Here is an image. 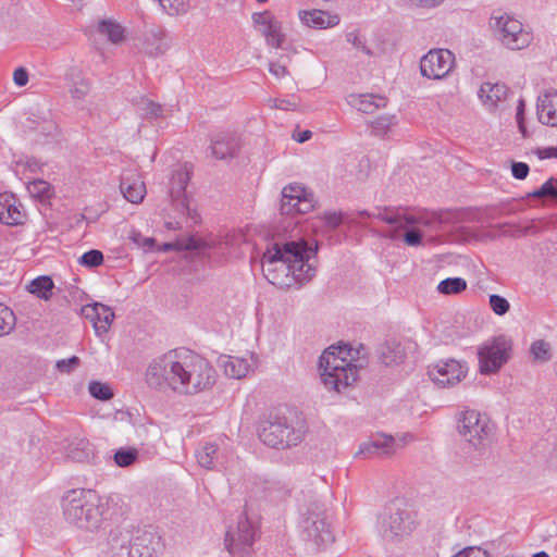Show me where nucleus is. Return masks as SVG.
<instances>
[{"mask_svg": "<svg viewBox=\"0 0 557 557\" xmlns=\"http://www.w3.org/2000/svg\"><path fill=\"white\" fill-rule=\"evenodd\" d=\"M318 244L305 238L273 243L262 257V272L267 281L281 288L298 287L315 275V265L310 262L318 253Z\"/></svg>", "mask_w": 557, "mask_h": 557, "instance_id": "f257e3e1", "label": "nucleus"}, {"mask_svg": "<svg viewBox=\"0 0 557 557\" xmlns=\"http://www.w3.org/2000/svg\"><path fill=\"white\" fill-rule=\"evenodd\" d=\"M65 520L85 531H97L103 520L107 503L92 491L72 490L62 498Z\"/></svg>", "mask_w": 557, "mask_h": 557, "instance_id": "f03ea898", "label": "nucleus"}, {"mask_svg": "<svg viewBox=\"0 0 557 557\" xmlns=\"http://www.w3.org/2000/svg\"><path fill=\"white\" fill-rule=\"evenodd\" d=\"M175 392L194 395L211 388L216 382V371L199 355H186L174 366Z\"/></svg>", "mask_w": 557, "mask_h": 557, "instance_id": "7ed1b4c3", "label": "nucleus"}, {"mask_svg": "<svg viewBox=\"0 0 557 557\" xmlns=\"http://www.w3.org/2000/svg\"><path fill=\"white\" fill-rule=\"evenodd\" d=\"M319 369L323 384L341 392L357 382L362 364H355L346 357L336 355L334 350H324L319 359Z\"/></svg>", "mask_w": 557, "mask_h": 557, "instance_id": "20e7f679", "label": "nucleus"}, {"mask_svg": "<svg viewBox=\"0 0 557 557\" xmlns=\"http://www.w3.org/2000/svg\"><path fill=\"white\" fill-rule=\"evenodd\" d=\"M302 535L318 547L332 544L335 540L325 504L319 499L310 502L300 521Z\"/></svg>", "mask_w": 557, "mask_h": 557, "instance_id": "39448f33", "label": "nucleus"}, {"mask_svg": "<svg viewBox=\"0 0 557 557\" xmlns=\"http://www.w3.org/2000/svg\"><path fill=\"white\" fill-rule=\"evenodd\" d=\"M258 435L261 442L272 448H288L297 445L302 438V432L288 421L286 417L270 414L261 421Z\"/></svg>", "mask_w": 557, "mask_h": 557, "instance_id": "423d86ee", "label": "nucleus"}, {"mask_svg": "<svg viewBox=\"0 0 557 557\" xmlns=\"http://www.w3.org/2000/svg\"><path fill=\"white\" fill-rule=\"evenodd\" d=\"M416 528V513L401 502H394L379 516L377 530L383 539L395 540Z\"/></svg>", "mask_w": 557, "mask_h": 557, "instance_id": "0eeeda50", "label": "nucleus"}, {"mask_svg": "<svg viewBox=\"0 0 557 557\" xmlns=\"http://www.w3.org/2000/svg\"><path fill=\"white\" fill-rule=\"evenodd\" d=\"M256 524L249 520L246 512L239 515L235 527H228L225 534V547L234 557H248L257 539Z\"/></svg>", "mask_w": 557, "mask_h": 557, "instance_id": "6e6552de", "label": "nucleus"}, {"mask_svg": "<svg viewBox=\"0 0 557 557\" xmlns=\"http://www.w3.org/2000/svg\"><path fill=\"white\" fill-rule=\"evenodd\" d=\"M456 422L459 435L478 451L479 456H483L486 450L487 421L481 420V414L476 410L467 409L456 416Z\"/></svg>", "mask_w": 557, "mask_h": 557, "instance_id": "1a4fd4ad", "label": "nucleus"}, {"mask_svg": "<svg viewBox=\"0 0 557 557\" xmlns=\"http://www.w3.org/2000/svg\"><path fill=\"white\" fill-rule=\"evenodd\" d=\"M495 20L494 37L504 48L517 51L531 45L533 36L523 29L520 21L508 14L495 17Z\"/></svg>", "mask_w": 557, "mask_h": 557, "instance_id": "9d476101", "label": "nucleus"}, {"mask_svg": "<svg viewBox=\"0 0 557 557\" xmlns=\"http://www.w3.org/2000/svg\"><path fill=\"white\" fill-rule=\"evenodd\" d=\"M190 177L191 168L185 163L172 173L168 194L174 209L178 213L188 216L194 223H198L200 216L195 209L190 208L189 197L186 191Z\"/></svg>", "mask_w": 557, "mask_h": 557, "instance_id": "9b49d317", "label": "nucleus"}, {"mask_svg": "<svg viewBox=\"0 0 557 557\" xmlns=\"http://www.w3.org/2000/svg\"><path fill=\"white\" fill-rule=\"evenodd\" d=\"M174 366H177V360L171 352L153 360L146 371L147 384L156 389L169 386L175 392Z\"/></svg>", "mask_w": 557, "mask_h": 557, "instance_id": "f8f14e48", "label": "nucleus"}, {"mask_svg": "<svg viewBox=\"0 0 557 557\" xmlns=\"http://www.w3.org/2000/svg\"><path fill=\"white\" fill-rule=\"evenodd\" d=\"M455 57L448 49H432L421 58L420 72L423 77L442 79L451 71Z\"/></svg>", "mask_w": 557, "mask_h": 557, "instance_id": "ddd939ff", "label": "nucleus"}, {"mask_svg": "<svg viewBox=\"0 0 557 557\" xmlns=\"http://www.w3.org/2000/svg\"><path fill=\"white\" fill-rule=\"evenodd\" d=\"M357 216L359 218H377L385 223L394 226L393 230H391L387 234H385V237H388L391 239H396L399 236V230L412 226L418 223H422L424 225H429V221H424L421 218H417L414 215L406 214L399 210H388L384 209L383 211H380L377 214L370 213L367 210H360L356 212Z\"/></svg>", "mask_w": 557, "mask_h": 557, "instance_id": "4468645a", "label": "nucleus"}, {"mask_svg": "<svg viewBox=\"0 0 557 557\" xmlns=\"http://www.w3.org/2000/svg\"><path fill=\"white\" fill-rule=\"evenodd\" d=\"M136 528L123 521L121 524L111 529L108 537V544L112 557H132L133 542Z\"/></svg>", "mask_w": 557, "mask_h": 557, "instance_id": "2eb2a0df", "label": "nucleus"}, {"mask_svg": "<svg viewBox=\"0 0 557 557\" xmlns=\"http://www.w3.org/2000/svg\"><path fill=\"white\" fill-rule=\"evenodd\" d=\"M467 368L455 359L441 360L429 368L433 382L445 387L460 382L466 376Z\"/></svg>", "mask_w": 557, "mask_h": 557, "instance_id": "dca6fc26", "label": "nucleus"}, {"mask_svg": "<svg viewBox=\"0 0 557 557\" xmlns=\"http://www.w3.org/2000/svg\"><path fill=\"white\" fill-rule=\"evenodd\" d=\"M162 547L161 535L154 528H136L132 557H152Z\"/></svg>", "mask_w": 557, "mask_h": 557, "instance_id": "f3484780", "label": "nucleus"}, {"mask_svg": "<svg viewBox=\"0 0 557 557\" xmlns=\"http://www.w3.org/2000/svg\"><path fill=\"white\" fill-rule=\"evenodd\" d=\"M240 148V137L236 133H220L211 139V153L219 160H231L236 158Z\"/></svg>", "mask_w": 557, "mask_h": 557, "instance_id": "a211bd4d", "label": "nucleus"}, {"mask_svg": "<svg viewBox=\"0 0 557 557\" xmlns=\"http://www.w3.org/2000/svg\"><path fill=\"white\" fill-rule=\"evenodd\" d=\"M513 343L507 335L495 336L490 341V374L496 373L512 357Z\"/></svg>", "mask_w": 557, "mask_h": 557, "instance_id": "6ab92c4d", "label": "nucleus"}, {"mask_svg": "<svg viewBox=\"0 0 557 557\" xmlns=\"http://www.w3.org/2000/svg\"><path fill=\"white\" fill-rule=\"evenodd\" d=\"M82 314L90 320L96 334L101 335L109 331L113 320L114 312L111 307L101 302L88 304L82 308Z\"/></svg>", "mask_w": 557, "mask_h": 557, "instance_id": "aec40b11", "label": "nucleus"}, {"mask_svg": "<svg viewBox=\"0 0 557 557\" xmlns=\"http://www.w3.org/2000/svg\"><path fill=\"white\" fill-rule=\"evenodd\" d=\"M395 438L392 435L376 434L369 441L360 444L356 456L369 458L372 456H387L393 453Z\"/></svg>", "mask_w": 557, "mask_h": 557, "instance_id": "412c9836", "label": "nucleus"}, {"mask_svg": "<svg viewBox=\"0 0 557 557\" xmlns=\"http://www.w3.org/2000/svg\"><path fill=\"white\" fill-rule=\"evenodd\" d=\"M536 113L542 124L557 126V90L548 89L537 97Z\"/></svg>", "mask_w": 557, "mask_h": 557, "instance_id": "4be33fe9", "label": "nucleus"}, {"mask_svg": "<svg viewBox=\"0 0 557 557\" xmlns=\"http://www.w3.org/2000/svg\"><path fill=\"white\" fill-rule=\"evenodd\" d=\"M20 203L12 193L0 194V222L7 225L23 223L24 213L20 210Z\"/></svg>", "mask_w": 557, "mask_h": 557, "instance_id": "5701e85b", "label": "nucleus"}, {"mask_svg": "<svg viewBox=\"0 0 557 557\" xmlns=\"http://www.w3.org/2000/svg\"><path fill=\"white\" fill-rule=\"evenodd\" d=\"M169 48L166 32L161 26H152L145 32L143 50L150 57L163 54Z\"/></svg>", "mask_w": 557, "mask_h": 557, "instance_id": "b1692460", "label": "nucleus"}, {"mask_svg": "<svg viewBox=\"0 0 557 557\" xmlns=\"http://www.w3.org/2000/svg\"><path fill=\"white\" fill-rule=\"evenodd\" d=\"M120 189L124 198L132 203H139L146 195V185L137 174H123Z\"/></svg>", "mask_w": 557, "mask_h": 557, "instance_id": "393cba45", "label": "nucleus"}, {"mask_svg": "<svg viewBox=\"0 0 557 557\" xmlns=\"http://www.w3.org/2000/svg\"><path fill=\"white\" fill-rule=\"evenodd\" d=\"M300 21L312 28L325 29L339 24V16L322 10L299 11Z\"/></svg>", "mask_w": 557, "mask_h": 557, "instance_id": "a878e982", "label": "nucleus"}, {"mask_svg": "<svg viewBox=\"0 0 557 557\" xmlns=\"http://www.w3.org/2000/svg\"><path fill=\"white\" fill-rule=\"evenodd\" d=\"M376 354L381 363L386 367L399 364L404 362L406 357L403 346L396 341H386L381 344L376 349Z\"/></svg>", "mask_w": 557, "mask_h": 557, "instance_id": "bb28decb", "label": "nucleus"}, {"mask_svg": "<svg viewBox=\"0 0 557 557\" xmlns=\"http://www.w3.org/2000/svg\"><path fill=\"white\" fill-rule=\"evenodd\" d=\"M218 363L224 369V373L232 379L246 376L250 368L248 360L232 356L220 357Z\"/></svg>", "mask_w": 557, "mask_h": 557, "instance_id": "cd10ccee", "label": "nucleus"}, {"mask_svg": "<svg viewBox=\"0 0 557 557\" xmlns=\"http://www.w3.org/2000/svg\"><path fill=\"white\" fill-rule=\"evenodd\" d=\"M66 81L71 85V94L73 98L82 99L90 90V84L88 79L84 77L83 71L79 67L72 66L65 74Z\"/></svg>", "mask_w": 557, "mask_h": 557, "instance_id": "c85d7f7f", "label": "nucleus"}, {"mask_svg": "<svg viewBox=\"0 0 557 557\" xmlns=\"http://www.w3.org/2000/svg\"><path fill=\"white\" fill-rule=\"evenodd\" d=\"M92 456V445L86 438H75L66 447V458L76 462H86Z\"/></svg>", "mask_w": 557, "mask_h": 557, "instance_id": "c756f323", "label": "nucleus"}, {"mask_svg": "<svg viewBox=\"0 0 557 557\" xmlns=\"http://www.w3.org/2000/svg\"><path fill=\"white\" fill-rule=\"evenodd\" d=\"M54 283L48 275H40L29 282L27 290L40 299L49 300L52 296Z\"/></svg>", "mask_w": 557, "mask_h": 557, "instance_id": "7c9ffc66", "label": "nucleus"}, {"mask_svg": "<svg viewBox=\"0 0 557 557\" xmlns=\"http://www.w3.org/2000/svg\"><path fill=\"white\" fill-rule=\"evenodd\" d=\"M467 281L462 277H447L442 280L436 287L438 294L443 296L460 295L467 289Z\"/></svg>", "mask_w": 557, "mask_h": 557, "instance_id": "2f4dec72", "label": "nucleus"}, {"mask_svg": "<svg viewBox=\"0 0 557 557\" xmlns=\"http://www.w3.org/2000/svg\"><path fill=\"white\" fill-rule=\"evenodd\" d=\"M98 32L106 35L113 44H120L124 39V28L111 20L100 21L98 24Z\"/></svg>", "mask_w": 557, "mask_h": 557, "instance_id": "473e14b6", "label": "nucleus"}, {"mask_svg": "<svg viewBox=\"0 0 557 557\" xmlns=\"http://www.w3.org/2000/svg\"><path fill=\"white\" fill-rule=\"evenodd\" d=\"M511 95L509 87L506 84L496 83L494 85H490V103L495 107V109L504 110L507 104V99Z\"/></svg>", "mask_w": 557, "mask_h": 557, "instance_id": "72a5a7b5", "label": "nucleus"}, {"mask_svg": "<svg viewBox=\"0 0 557 557\" xmlns=\"http://www.w3.org/2000/svg\"><path fill=\"white\" fill-rule=\"evenodd\" d=\"M262 35L265 37L267 44L280 48L285 40L282 34V23L276 18L262 29Z\"/></svg>", "mask_w": 557, "mask_h": 557, "instance_id": "f704fd0d", "label": "nucleus"}, {"mask_svg": "<svg viewBox=\"0 0 557 557\" xmlns=\"http://www.w3.org/2000/svg\"><path fill=\"white\" fill-rule=\"evenodd\" d=\"M219 447L214 443H206L198 451H197V460L198 463L208 470L214 468V459L218 456Z\"/></svg>", "mask_w": 557, "mask_h": 557, "instance_id": "c9c22d12", "label": "nucleus"}, {"mask_svg": "<svg viewBox=\"0 0 557 557\" xmlns=\"http://www.w3.org/2000/svg\"><path fill=\"white\" fill-rule=\"evenodd\" d=\"M530 354L535 362L544 363L552 359V348L544 339L534 341L530 347Z\"/></svg>", "mask_w": 557, "mask_h": 557, "instance_id": "e433bc0d", "label": "nucleus"}, {"mask_svg": "<svg viewBox=\"0 0 557 557\" xmlns=\"http://www.w3.org/2000/svg\"><path fill=\"white\" fill-rule=\"evenodd\" d=\"M529 198H548L557 201V178H548L540 188L529 193Z\"/></svg>", "mask_w": 557, "mask_h": 557, "instance_id": "4c0bfd02", "label": "nucleus"}, {"mask_svg": "<svg viewBox=\"0 0 557 557\" xmlns=\"http://www.w3.org/2000/svg\"><path fill=\"white\" fill-rule=\"evenodd\" d=\"M114 462L121 468L135 463L138 459V450L134 447H121L113 456Z\"/></svg>", "mask_w": 557, "mask_h": 557, "instance_id": "58836bf2", "label": "nucleus"}, {"mask_svg": "<svg viewBox=\"0 0 557 557\" xmlns=\"http://www.w3.org/2000/svg\"><path fill=\"white\" fill-rule=\"evenodd\" d=\"M359 111L373 113L374 110L386 106V98L374 95H360Z\"/></svg>", "mask_w": 557, "mask_h": 557, "instance_id": "ea45409f", "label": "nucleus"}, {"mask_svg": "<svg viewBox=\"0 0 557 557\" xmlns=\"http://www.w3.org/2000/svg\"><path fill=\"white\" fill-rule=\"evenodd\" d=\"M89 394L98 400L107 401L113 398L114 394L109 384L99 381H91L88 385Z\"/></svg>", "mask_w": 557, "mask_h": 557, "instance_id": "a19ab883", "label": "nucleus"}, {"mask_svg": "<svg viewBox=\"0 0 557 557\" xmlns=\"http://www.w3.org/2000/svg\"><path fill=\"white\" fill-rule=\"evenodd\" d=\"M359 216H350L347 213L343 212H326L323 216L326 226L332 230L337 228L342 223H359Z\"/></svg>", "mask_w": 557, "mask_h": 557, "instance_id": "79ce46f5", "label": "nucleus"}, {"mask_svg": "<svg viewBox=\"0 0 557 557\" xmlns=\"http://www.w3.org/2000/svg\"><path fill=\"white\" fill-rule=\"evenodd\" d=\"M15 326V315L8 307L0 305V336L9 334Z\"/></svg>", "mask_w": 557, "mask_h": 557, "instance_id": "37998d69", "label": "nucleus"}, {"mask_svg": "<svg viewBox=\"0 0 557 557\" xmlns=\"http://www.w3.org/2000/svg\"><path fill=\"white\" fill-rule=\"evenodd\" d=\"M78 262L88 269L97 268L103 263V253L98 249H90L81 256Z\"/></svg>", "mask_w": 557, "mask_h": 557, "instance_id": "c03bdc74", "label": "nucleus"}, {"mask_svg": "<svg viewBox=\"0 0 557 557\" xmlns=\"http://www.w3.org/2000/svg\"><path fill=\"white\" fill-rule=\"evenodd\" d=\"M28 189L33 196L39 198L40 200L49 199L52 195V188L50 184L42 180H37L30 183Z\"/></svg>", "mask_w": 557, "mask_h": 557, "instance_id": "a18cd8bd", "label": "nucleus"}, {"mask_svg": "<svg viewBox=\"0 0 557 557\" xmlns=\"http://www.w3.org/2000/svg\"><path fill=\"white\" fill-rule=\"evenodd\" d=\"M128 238L145 252L152 251L157 245L153 237H144L138 231H132Z\"/></svg>", "mask_w": 557, "mask_h": 557, "instance_id": "49530a36", "label": "nucleus"}, {"mask_svg": "<svg viewBox=\"0 0 557 557\" xmlns=\"http://www.w3.org/2000/svg\"><path fill=\"white\" fill-rule=\"evenodd\" d=\"M490 308L497 315H504L510 310L509 301L497 294H490Z\"/></svg>", "mask_w": 557, "mask_h": 557, "instance_id": "de8ad7c7", "label": "nucleus"}, {"mask_svg": "<svg viewBox=\"0 0 557 557\" xmlns=\"http://www.w3.org/2000/svg\"><path fill=\"white\" fill-rule=\"evenodd\" d=\"M395 123L394 115H382L376 117L372 122V129L376 135H384L389 129V127Z\"/></svg>", "mask_w": 557, "mask_h": 557, "instance_id": "09e8293b", "label": "nucleus"}, {"mask_svg": "<svg viewBox=\"0 0 557 557\" xmlns=\"http://www.w3.org/2000/svg\"><path fill=\"white\" fill-rule=\"evenodd\" d=\"M165 12L169 15H180L186 13L188 9V0H165Z\"/></svg>", "mask_w": 557, "mask_h": 557, "instance_id": "8fccbe9b", "label": "nucleus"}, {"mask_svg": "<svg viewBox=\"0 0 557 557\" xmlns=\"http://www.w3.org/2000/svg\"><path fill=\"white\" fill-rule=\"evenodd\" d=\"M81 364V359L77 356H72L67 359H60L55 362V368L61 373H71Z\"/></svg>", "mask_w": 557, "mask_h": 557, "instance_id": "3c124183", "label": "nucleus"}, {"mask_svg": "<svg viewBox=\"0 0 557 557\" xmlns=\"http://www.w3.org/2000/svg\"><path fill=\"white\" fill-rule=\"evenodd\" d=\"M297 213H308L315 207V200L312 193H307L305 197L298 198L296 201Z\"/></svg>", "mask_w": 557, "mask_h": 557, "instance_id": "603ef678", "label": "nucleus"}, {"mask_svg": "<svg viewBox=\"0 0 557 557\" xmlns=\"http://www.w3.org/2000/svg\"><path fill=\"white\" fill-rule=\"evenodd\" d=\"M307 193L306 188L297 184L285 186L282 190L283 199H296V201L298 198L305 197Z\"/></svg>", "mask_w": 557, "mask_h": 557, "instance_id": "864d4df0", "label": "nucleus"}, {"mask_svg": "<svg viewBox=\"0 0 557 557\" xmlns=\"http://www.w3.org/2000/svg\"><path fill=\"white\" fill-rule=\"evenodd\" d=\"M182 248L203 253L208 248V245L202 239L190 236L186 239Z\"/></svg>", "mask_w": 557, "mask_h": 557, "instance_id": "5fc2aeb1", "label": "nucleus"}, {"mask_svg": "<svg viewBox=\"0 0 557 557\" xmlns=\"http://www.w3.org/2000/svg\"><path fill=\"white\" fill-rule=\"evenodd\" d=\"M404 242L411 247L419 246L423 242V234L418 230L410 228L404 234Z\"/></svg>", "mask_w": 557, "mask_h": 557, "instance_id": "6e6d98bb", "label": "nucleus"}, {"mask_svg": "<svg viewBox=\"0 0 557 557\" xmlns=\"http://www.w3.org/2000/svg\"><path fill=\"white\" fill-rule=\"evenodd\" d=\"M346 38L355 48L362 50L367 55H372V50L366 46L364 39L360 38L358 34L355 32L348 33Z\"/></svg>", "mask_w": 557, "mask_h": 557, "instance_id": "4d7b16f0", "label": "nucleus"}, {"mask_svg": "<svg viewBox=\"0 0 557 557\" xmlns=\"http://www.w3.org/2000/svg\"><path fill=\"white\" fill-rule=\"evenodd\" d=\"M529 172H530V168L525 162L513 161L511 163V174L515 178L524 180V178H527Z\"/></svg>", "mask_w": 557, "mask_h": 557, "instance_id": "13d9d810", "label": "nucleus"}, {"mask_svg": "<svg viewBox=\"0 0 557 557\" xmlns=\"http://www.w3.org/2000/svg\"><path fill=\"white\" fill-rule=\"evenodd\" d=\"M275 17L272 15L270 11L263 12H255L252 14V22L255 26H268L271 22H273Z\"/></svg>", "mask_w": 557, "mask_h": 557, "instance_id": "bf43d9fd", "label": "nucleus"}, {"mask_svg": "<svg viewBox=\"0 0 557 557\" xmlns=\"http://www.w3.org/2000/svg\"><path fill=\"white\" fill-rule=\"evenodd\" d=\"M479 359V370L481 374H487V344L483 343L476 351Z\"/></svg>", "mask_w": 557, "mask_h": 557, "instance_id": "052dcab7", "label": "nucleus"}, {"mask_svg": "<svg viewBox=\"0 0 557 557\" xmlns=\"http://www.w3.org/2000/svg\"><path fill=\"white\" fill-rule=\"evenodd\" d=\"M13 81L18 87H23L28 83V72L25 67H17L13 73Z\"/></svg>", "mask_w": 557, "mask_h": 557, "instance_id": "680f3d73", "label": "nucleus"}, {"mask_svg": "<svg viewBox=\"0 0 557 557\" xmlns=\"http://www.w3.org/2000/svg\"><path fill=\"white\" fill-rule=\"evenodd\" d=\"M280 210L282 214H293L297 212L296 199H281Z\"/></svg>", "mask_w": 557, "mask_h": 557, "instance_id": "e2e57ef3", "label": "nucleus"}, {"mask_svg": "<svg viewBox=\"0 0 557 557\" xmlns=\"http://www.w3.org/2000/svg\"><path fill=\"white\" fill-rule=\"evenodd\" d=\"M534 152L541 160L550 158L557 159V147L537 148Z\"/></svg>", "mask_w": 557, "mask_h": 557, "instance_id": "0e129e2a", "label": "nucleus"}, {"mask_svg": "<svg viewBox=\"0 0 557 557\" xmlns=\"http://www.w3.org/2000/svg\"><path fill=\"white\" fill-rule=\"evenodd\" d=\"M145 104H146L145 111H146L147 115H149L151 117H158L161 115L162 107L160 104L154 103L152 101H146Z\"/></svg>", "mask_w": 557, "mask_h": 557, "instance_id": "69168bd1", "label": "nucleus"}, {"mask_svg": "<svg viewBox=\"0 0 557 557\" xmlns=\"http://www.w3.org/2000/svg\"><path fill=\"white\" fill-rule=\"evenodd\" d=\"M273 107L280 110H295L297 103L289 99H274Z\"/></svg>", "mask_w": 557, "mask_h": 557, "instance_id": "338daca9", "label": "nucleus"}, {"mask_svg": "<svg viewBox=\"0 0 557 557\" xmlns=\"http://www.w3.org/2000/svg\"><path fill=\"white\" fill-rule=\"evenodd\" d=\"M269 71L271 74H273L276 77H283L287 74V70L285 65H282L280 63H270Z\"/></svg>", "mask_w": 557, "mask_h": 557, "instance_id": "774afa93", "label": "nucleus"}]
</instances>
